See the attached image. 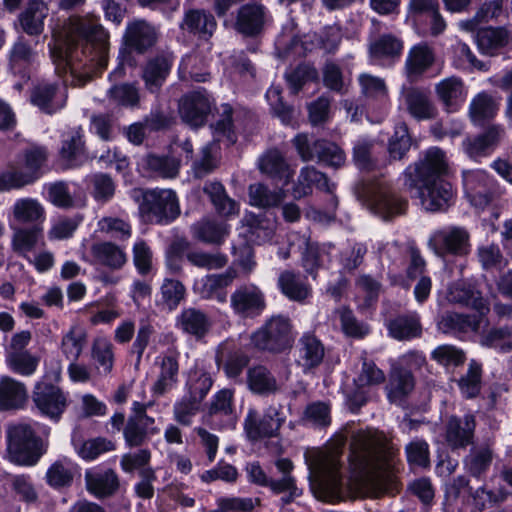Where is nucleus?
I'll list each match as a JSON object with an SVG mask.
<instances>
[{"mask_svg": "<svg viewBox=\"0 0 512 512\" xmlns=\"http://www.w3.org/2000/svg\"><path fill=\"white\" fill-rule=\"evenodd\" d=\"M344 438L327 451L305 453L311 474L320 477L316 497L326 502L355 498H379L384 491V436L367 428L353 430L348 440L349 478L344 484L339 475Z\"/></svg>", "mask_w": 512, "mask_h": 512, "instance_id": "f257e3e1", "label": "nucleus"}, {"mask_svg": "<svg viewBox=\"0 0 512 512\" xmlns=\"http://www.w3.org/2000/svg\"><path fill=\"white\" fill-rule=\"evenodd\" d=\"M50 55L58 74L70 72V84L83 85L86 80L76 78L75 73L81 68V56L87 62H96L104 68L108 61L109 34L95 17L71 16L59 30L52 33L49 44Z\"/></svg>", "mask_w": 512, "mask_h": 512, "instance_id": "f03ea898", "label": "nucleus"}, {"mask_svg": "<svg viewBox=\"0 0 512 512\" xmlns=\"http://www.w3.org/2000/svg\"><path fill=\"white\" fill-rule=\"evenodd\" d=\"M448 173L446 153L431 147L405 169L404 186L415 193L427 211H444L453 200L452 186L443 179Z\"/></svg>", "mask_w": 512, "mask_h": 512, "instance_id": "7ed1b4c3", "label": "nucleus"}, {"mask_svg": "<svg viewBox=\"0 0 512 512\" xmlns=\"http://www.w3.org/2000/svg\"><path fill=\"white\" fill-rule=\"evenodd\" d=\"M47 451V443L25 422L7 428V457L20 466H34Z\"/></svg>", "mask_w": 512, "mask_h": 512, "instance_id": "20e7f679", "label": "nucleus"}, {"mask_svg": "<svg viewBox=\"0 0 512 512\" xmlns=\"http://www.w3.org/2000/svg\"><path fill=\"white\" fill-rule=\"evenodd\" d=\"M131 197L141 202L139 213L152 224H169L180 214L177 195L172 189H133Z\"/></svg>", "mask_w": 512, "mask_h": 512, "instance_id": "39448f33", "label": "nucleus"}, {"mask_svg": "<svg viewBox=\"0 0 512 512\" xmlns=\"http://www.w3.org/2000/svg\"><path fill=\"white\" fill-rule=\"evenodd\" d=\"M48 152L45 147L32 146L23 151L22 157L0 172V191L18 190L33 184L41 176Z\"/></svg>", "mask_w": 512, "mask_h": 512, "instance_id": "423d86ee", "label": "nucleus"}, {"mask_svg": "<svg viewBox=\"0 0 512 512\" xmlns=\"http://www.w3.org/2000/svg\"><path fill=\"white\" fill-rule=\"evenodd\" d=\"M293 340L291 320L282 315L272 316L251 335L254 347L272 353H280L289 349Z\"/></svg>", "mask_w": 512, "mask_h": 512, "instance_id": "0eeeda50", "label": "nucleus"}, {"mask_svg": "<svg viewBox=\"0 0 512 512\" xmlns=\"http://www.w3.org/2000/svg\"><path fill=\"white\" fill-rule=\"evenodd\" d=\"M153 405L152 402L134 401L132 403V414L128 417L123 428V437L128 447H139L145 444L151 435L158 432L154 427L155 420L147 415V409Z\"/></svg>", "mask_w": 512, "mask_h": 512, "instance_id": "6e6552de", "label": "nucleus"}, {"mask_svg": "<svg viewBox=\"0 0 512 512\" xmlns=\"http://www.w3.org/2000/svg\"><path fill=\"white\" fill-rule=\"evenodd\" d=\"M32 400L42 415L55 422L60 420L68 406L67 394L59 386L46 380L35 384Z\"/></svg>", "mask_w": 512, "mask_h": 512, "instance_id": "1a4fd4ad", "label": "nucleus"}, {"mask_svg": "<svg viewBox=\"0 0 512 512\" xmlns=\"http://www.w3.org/2000/svg\"><path fill=\"white\" fill-rule=\"evenodd\" d=\"M463 182L469 202L478 209H484L500 196L495 181L484 170L465 171Z\"/></svg>", "mask_w": 512, "mask_h": 512, "instance_id": "9d476101", "label": "nucleus"}, {"mask_svg": "<svg viewBox=\"0 0 512 512\" xmlns=\"http://www.w3.org/2000/svg\"><path fill=\"white\" fill-rule=\"evenodd\" d=\"M284 422L281 406H270L260 417L257 410L250 408L244 421V429L249 439L255 441L276 435Z\"/></svg>", "mask_w": 512, "mask_h": 512, "instance_id": "9b49d317", "label": "nucleus"}, {"mask_svg": "<svg viewBox=\"0 0 512 512\" xmlns=\"http://www.w3.org/2000/svg\"><path fill=\"white\" fill-rule=\"evenodd\" d=\"M429 247L438 256L467 255L470 251V235L463 227H450L436 231L429 239Z\"/></svg>", "mask_w": 512, "mask_h": 512, "instance_id": "f8f14e48", "label": "nucleus"}, {"mask_svg": "<svg viewBox=\"0 0 512 512\" xmlns=\"http://www.w3.org/2000/svg\"><path fill=\"white\" fill-rule=\"evenodd\" d=\"M230 304L233 312L241 318H254L266 307L264 293L253 284L239 286L231 294Z\"/></svg>", "mask_w": 512, "mask_h": 512, "instance_id": "ddd939ff", "label": "nucleus"}, {"mask_svg": "<svg viewBox=\"0 0 512 512\" xmlns=\"http://www.w3.org/2000/svg\"><path fill=\"white\" fill-rule=\"evenodd\" d=\"M212 110V101L205 90L193 91L182 97L179 103L181 119L191 127L204 125Z\"/></svg>", "mask_w": 512, "mask_h": 512, "instance_id": "4468645a", "label": "nucleus"}, {"mask_svg": "<svg viewBox=\"0 0 512 512\" xmlns=\"http://www.w3.org/2000/svg\"><path fill=\"white\" fill-rule=\"evenodd\" d=\"M476 419L472 414L463 417L451 416L447 419L444 439L451 450L466 449L474 442Z\"/></svg>", "mask_w": 512, "mask_h": 512, "instance_id": "2eb2a0df", "label": "nucleus"}, {"mask_svg": "<svg viewBox=\"0 0 512 512\" xmlns=\"http://www.w3.org/2000/svg\"><path fill=\"white\" fill-rule=\"evenodd\" d=\"M182 161L171 154L150 153L141 158V171L151 179L172 180L179 176Z\"/></svg>", "mask_w": 512, "mask_h": 512, "instance_id": "dca6fc26", "label": "nucleus"}, {"mask_svg": "<svg viewBox=\"0 0 512 512\" xmlns=\"http://www.w3.org/2000/svg\"><path fill=\"white\" fill-rule=\"evenodd\" d=\"M495 458L496 452L492 442L473 445L463 459L464 468L469 476L482 480L488 474Z\"/></svg>", "mask_w": 512, "mask_h": 512, "instance_id": "f3484780", "label": "nucleus"}, {"mask_svg": "<svg viewBox=\"0 0 512 512\" xmlns=\"http://www.w3.org/2000/svg\"><path fill=\"white\" fill-rule=\"evenodd\" d=\"M266 18L267 9L264 5L249 2L238 9L234 27L245 36H255L262 31Z\"/></svg>", "mask_w": 512, "mask_h": 512, "instance_id": "a211bd4d", "label": "nucleus"}, {"mask_svg": "<svg viewBox=\"0 0 512 512\" xmlns=\"http://www.w3.org/2000/svg\"><path fill=\"white\" fill-rule=\"evenodd\" d=\"M68 82L65 78L62 85L45 83L36 86L31 94L32 103L48 114L54 113L65 104Z\"/></svg>", "mask_w": 512, "mask_h": 512, "instance_id": "6ab92c4d", "label": "nucleus"}, {"mask_svg": "<svg viewBox=\"0 0 512 512\" xmlns=\"http://www.w3.org/2000/svg\"><path fill=\"white\" fill-rule=\"evenodd\" d=\"M179 352L170 348L159 357L160 372L156 382L152 386V392L156 396H162L170 391L178 381Z\"/></svg>", "mask_w": 512, "mask_h": 512, "instance_id": "aec40b11", "label": "nucleus"}, {"mask_svg": "<svg viewBox=\"0 0 512 512\" xmlns=\"http://www.w3.org/2000/svg\"><path fill=\"white\" fill-rule=\"evenodd\" d=\"M503 134L502 126L491 125L483 133L467 137L463 141V149L472 159L485 157L498 145Z\"/></svg>", "mask_w": 512, "mask_h": 512, "instance_id": "412c9836", "label": "nucleus"}, {"mask_svg": "<svg viewBox=\"0 0 512 512\" xmlns=\"http://www.w3.org/2000/svg\"><path fill=\"white\" fill-rule=\"evenodd\" d=\"M436 56L432 47L426 43L414 45L408 52L405 71L410 82H416L435 63Z\"/></svg>", "mask_w": 512, "mask_h": 512, "instance_id": "4be33fe9", "label": "nucleus"}, {"mask_svg": "<svg viewBox=\"0 0 512 512\" xmlns=\"http://www.w3.org/2000/svg\"><path fill=\"white\" fill-rule=\"evenodd\" d=\"M328 193L334 190V184L329 182L328 177L323 172L317 170L314 166H305L300 170L296 183L292 188L294 199H301L312 194V187Z\"/></svg>", "mask_w": 512, "mask_h": 512, "instance_id": "5701e85b", "label": "nucleus"}, {"mask_svg": "<svg viewBox=\"0 0 512 512\" xmlns=\"http://www.w3.org/2000/svg\"><path fill=\"white\" fill-rule=\"evenodd\" d=\"M49 16V6L43 0H28L18 20L21 29L29 36H39L43 33L45 20Z\"/></svg>", "mask_w": 512, "mask_h": 512, "instance_id": "b1692460", "label": "nucleus"}, {"mask_svg": "<svg viewBox=\"0 0 512 512\" xmlns=\"http://www.w3.org/2000/svg\"><path fill=\"white\" fill-rule=\"evenodd\" d=\"M388 334L398 341H410L422 337L423 327L416 312L400 314L391 318L387 324Z\"/></svg>", "mask_w": 512, "mask_h": 512, "instance_id": "393cba45", "label": "nucleus"}, {"mask_svg": "<svg viewBox=\"0 0 512 512\" xmlns=\"http://www.w3.org/2000/svg\"><path fill=\"white\" fill-rule=\"evenodd\" d=\"M324 355V346L314 334L305 333L299 339L297 363L305 373L318 367L322 363Z\"/></svg>", "mask_w": 512, "mask_h": 512, "instance_id": "a878e982", "label": "nucleus"}, {"mask_svg": "<svg viewBox=\"0 0 512 512\" xmlns=\"http://www.w3.org/2000/svg\"><path fill=\"white\" fill-rule=\"evenodd\" d=\"M277 285L281 293L294 302L304 304L312 295L311 286L301 278L300 274L292 270L282 271Z\"/></svg>", "mask_w": 512, "mask_h": 512, "instance_id": "bb28decb", "label": "nucleus"}, {"mask_svg": "<svg viewBox=\"0 0 512 512\" xmlns=\"http://www.w3.org/2000/svg\"><path fill=\"white\" fill-rule=\"evenodd\" d=\"M85 483L87 490L98 498L115 494L120 486L119 477L112 469L86 471Z\"/></svg>", "mask_w": 512, "mask_h": 512, "instance_id": "cd10ccee", "label": "nucleus"}, {"mask_svg": "<svg viewBox=\"0 0 512 512\" xmlns=\"http://www.w3.org/2000/svg\"><path fill=\"white\" fill-rule=\"evenodd\" d=\"M124 38L129 47L144 52L155 44L157 33L148 22L134 20L127 25Z\"/></svg>", "mask_w": 512, "mask_h": 512, "instance_id": "c85d7f7f", "label": "nucleus"}, {"mask_svg": "<svg viewBox=\"0 0 512 512\" xmlns=\"http://www.w3.org/2000/svg\"><path fill=\"white\" fill-rule=\"evenodd\" d=\"M180 27L199 38L208 39L216 30L217 23L214 16L205 10H189L185 13Z\"/></svg>", "mask_w": 512, "mask_h": 512, "instance_id": "c756f323", "label": "nucleus"}, {"mask_svg": "<svg viewBox=\"0 0 512 512\" xmlns=\"http://www.w3.org/2000/svg\"><path fill=\"white\" fill-rule=\"evenodd\" d=\"M438 328L446 334H465L477 332L481 325V317L457 312H445L439 319Z\"/></svg>", "mask_w": 512, "mask_h": 512, "instance_id": "7c9ffc66", "label": "nucleus"}, {"mask_svg": "<svg viewBox=\"0 0 512 512\" xmlns=\"http://www.w3.org/2000/svg\"><path fill=\"white\" fill-rule=\"evenodd\" d=\"M13 220L18 224L41 225L46 212L44 206L35 198L24 197L15 201L12 206Z\"/></svg>", "mask_w": 512, "mask_h": 512, "instance_id": "2f4dec72", "label": "nucleus"}, {"mask_svg": "<svg viewBox=\"0 0 512 512\" xmlns=\"http://www.w3.org/2000/svg\"><path fill=\"white\" fill-rule=\"evenodd\" d=\"M203 191L210 198L219 216L229 219L239 215L240 204L227 195L224 186L220 182L206 183Z\"/></svg>", "mask_w": 512, "mask_h": 512, "instance_id": "473e14b6", "label": "nucleus"}, {"mask_svg": "<svg viewBox=\"0 0 512 512\" xmlns=\"http://www.w3.org/2000/svg\"><path fill=\"white\" fill-rule=\"evenodd\" d=\"M435 92L447 112L456 111L464 101L463 81L455 76L448 77L437 83Z\"/></svg>", "mask_w": 512, "mask_h": 512, "instance_id": "72a5a7b5", "label": "nucleus"}, {"mask_svg": "<svg viewBox=\"0 0 512 512\" xmlns=\"http://www.w3.org/2000/svg\"><path fill=\"white\" fill-rule=\"evenodd\" d=\"M230 226L225 222L204 218L191 227L192 235L206 244L220 245L228 236Z\"/></svg>", "mask_w": 512, "mask_h": 512, "instance_id": "f704fd0d", "label": "nucleus"}, {"mask_svg": "<svg viewBox=\"0 0 512 512\" xmlns=\"http://www.w3.org/2000/svg\"><path fill=\"white\" fill-rule=\"evenodd\" d=\"M260 171L272 178L284 180L287 184L293 177V170L286 162L283 154L277 149L268 150L258 162Z\"/></svg>", "mask_w": 512, "mask_h": 512, "instance_id": "c9c22d12", "label": "nucleus"}, {"mask_svg": "<svg viewBox=\"0 0 512 512\" xmlns=\"http://www.w3.org/2000/svg\"><path fill=\"white\" fill-rule=\"evenodd\" d=\"M358 198L373 214L383 218V179L368 178L357 190Z\"/></svg>", "mask_w": 512, "mask_h": 512, "instance_id": "e433bc0d", "label": "nucleus"}, {"mask_svg": "<svg viewBox=\"0 0 512 512\" xmlns=\"http://www.w3.org/2000/svg\"><path fill=\"white\" fill-rule=\"evenodd\" d=\"M28 398L26 387L23 383L10 377L0 380V409H19L24 406Z\"/></svg>", "mask_w": 512, "mask_h": 512, "instance_id": "4c0bfd02", "label": "nucleus"}, {"mask_svg": "<svg viewBox=\"0 0 512 512\" xmlns=\"http://www.w3.org/2000/svg\"><path fill=\"white\" fill-rule=\"evenodd\" d=\"M90 252L94 263L111 269H120L127 261L125 252L113 242L94 243Z\"/></svg>", "mask_w": 512, "mask_h": 512, "instance_id": "58836bf2", "label": "nucleus"}, {"mask_svg": "<svg viewBox=\"0 0 512 512\" xmlns=\"http://www.w3.org/2000/svg\"><path fill=\"white\" fill-rule=\"evenodd\" d=\"M414 387L415 379L412 372L402 366L392 365L388 391L390 401H401L413 391Z\"/></svg>", "mask_w": 512, "mask_h": 512, "instance_id": "ea45409f", "label": "nucleus"}, {"mask_svg": "<svg viewBox=\"0 0 512 512\" xmlns=\"http://www.w3.org/2000/svg\"><path fill=\"white\" fill-rule=\"evenodd\" d=\"M249 204L260 209L278 207L285 199L283 189H270L263 183L251 184L248 188Z\"/></svg>", "mask_w": 512, "mask_h": 512, "instance_id": "a19ab883", "label": "nucleus"}, {"mask_svg": "<svg viewBox=\"0 0 512 512\" xmlns=\"http://www.w3.org/2000/svg\"><path fill=\"white\" fill-rule=\"evenodd\" d=\"M42 234L43 228L41 225L13 228L11 248L19 256L27 257L37 246Z\"/></svg>", "mask_w": 512, "mask_h": 512, "instance_id": "79ce46f5", "label": "nucleus"}, {"mask_svg": "<svg viewBox=\"0 0 512 512\" xmlns=\"http://www.w3.org/2000/svg\"><path fill=\"white\" fill-rule=\"evenodd\" d=\"M499 110V102L487 92L478 93L469 105V117L472 123L482 125L493 119Z\"/></svg>", "mask_w": 512, "mask_h": 512, "instance_id": "37998d69", "label": "nucleus"}, {"mask_svg": "<svg viewBox=\"0 0 512 512\" xmlns=\"http://www.w3.org/2000/svg\"><path fill=\"white\" fill-rule=\"evenodd\" d=\"M510 32L504 27H488L477 32V44L482 53L494 55L499 49L508 45Z\"/></svg>", "mask_w": 512, "mask_h": 512, "instance_id": "c03bdc74", "label": "nucleus"}, {"mask_svg": "<svg viewBox=\"0 0 512 512\" xmlns=\"http://www.w3.org/2000/svg\"><path fill=\"white\" fill-rule=\"evenodd\" d=\"M61 160L66 168L80 166L86 160L84 141L82 140L81 129L73 131L67 139L63 141L60 150Z\"/></svg>", "mask_w": 512, "mask_h": 512, "instance_id": "a18cd8bd", "label": "nucleus"}, {"mask_svg": "<svg viewBox=\"0 0 512 512\" xmlns=\"http://www.w3.org/2000/svg\"><path fill=\"white\" fill-rule=\"evenodd\" d=\"M406 104L410 114L419 119H432L436 116V107L429 98V92L412 88L406 94Z\"/></svg>", "mask_w": 512, "mask_h": 512, "instance_id": "49530a36", "label": "nucleus"}, {"mask_svg": "<svg viewBox=\"0 0 512 512\" xmlns=\"http://www.w3.org/2000/svg\"><path fill=\"white\" fill-rule=\"evenodd\" d=\"M171 60L166 56H159L149 61L143 71L146 88L154 93L164 83L170 72Z\"/></svg>", "mask_w": 512, "mask_h": 512, "instance_id": "de8ad7c7", "label": "nucleus"}, {"mask_svg": "<svg viewBox=\"0 0 512 512\" xmlns=\"http://www.w3.org/2000/svg\"><path fill=\"white\" fill-rule=\"evenodd\" d=\"M447 299L452 303L471 306L481 314L488 311V307L480 293L462 283H454L449 287Z\"/></svg>", "mask_w": 512, "mask_h": 512, "instance_id": "09e8293b", "label": "nucleus"}, {"mask_svg": "<svg viewBox=\"0 0 512 512\" xmlns=\"http://www.w3.org/2000/svg\"><path fill=\"white\" fill-rule=\"evenodd\" d=\"M177 323L185 333L197 338L203 337L210 327L207 316L195 308L184 309L179 315Z\"/></svg>", "mask_w": 512, "mask_h": 512, "instance_id": "8fccbe9b", "label": "nucleus"}, {"mask_svg": "<svg viewBox=\"0 0 512 512\" xmlns=\"http://www.w3.org/2000/svg\"><path fill=\"white\" fill-rule=\"evenodd\" d=\"M247 383L254 393L267 395L278 391V384L272 373L264 366L252 367L247 372Z\"/></svg>", "mask_w": 512, "mask_h": 512, "instance_id": "3c124183", "label": "nucleus"}, {"mask_svg": "<svg viewBox=\"0 0 512 512\" xmlns=\"http://www.w3.org/2000/svg\"><path fill=\"white\" fill-rule=\"evenodd\" d=\"M480 344L501 353L510 352L512 350V329L507 326L491 328L481 335Z\"/></svg>", "mask_w": 512, "mask_h": 512, "instance_id": "603ef678", "label": "nucleus"}, {"mask_svg": "<svg viewBox=\"0 0 512 512\" xmlns=\"http://www.w3.org/2000/svg\"><path fill=\"white\" fill-rule=\"evenodd\" d=\"M92 358L96 362L99 374L107 376L114 365L113 345L105 338L95 339L92 345Z\"/></svg>", "mask_w": 512, "mask_h": 512, "instance_id": "864d4df0", "label": "nucleus"}, {"mask_svg": "<svg viewBox=\"0 0 512 512\" xmlns=\"http://www.w3.org/2000/svg\"><path fill=\"white\" fill-rule=\"evenodd\" d=\"M85 344V331L80 327L72 326L62 337L61 351L68 360L77 361Z\"/></svg>", "mask_w": 512, "mask_h": 512, "instance_id": "5fc2aeb1", "label": "nucleus"}, {"mask_svg": "<svg viewBox=\"0 0 512 512\" xmlns=\"http://www.w3.org/2000/svg\"><path fill=\"white\" fill-rule=\"evenodd\" d=\"M399 464L394 449L386 443V495L395 496L402 490Z\"/></svg>", "mask_w": 512, "mask_h": 512, "instance_id": "6e6d98bb", "label": "nucleus"}, {"mask_svg": "<svg viewBox=\"0 0 512 512\" xmlns=\"http://www.w3.org/2000/svg\"><path fill=\"white\" fill-rule=\"evenodd\" d=\"M218 362H223V369L228 378H238L249 363V357L240 349H234L227 354L224 352L217 357Z\"/></svg>", "mask_w": 512, "mask_h": 512, "instance_id": "4d7b16f0", "label": "nucleus"}, {"mask_svg": "<svg viewBox=\"0 0 512 512\" xmlns=\"http://www.w3.org/2000/svg\"><path fill=\"white\" fill-rule=\"evenodd\" d=\"M186 258L191 265L206 270L221 269L228 262L227 257L222 253H208L201 250L188 251Z\"/></svg>", "mask_w": 512, "mask_h": 512, "instance_id": "13d9d810", "label": "nucleus"}, {"mask_svg": "<svg viewBox=\"0 0 512 512\" xmlns=\"http://www.w3.org/2000/svg\"><path fill=\"white\" fill-rule=\"evenodd\" d=\"M46 481L53 488L70 486L73 481L71 463L66 460L54 462L46 472Z\"/></svg>", "mask_w": 512, "mask_h": 512, "instance_id": "bf43d9fd", "label": "nucleus"}, {"mask_svg": "<svg viewBox=\"0 0 512 512\" xmlns=\"http://www.w3.org/2000/svg\"><path fill=\"white\" fill-rule=\"evenodd\" d=\"M508 495L509 493L505 488L488 490L486 486H481L470 492L472 505L480 512L486 508L487 503L491 505L503 503L508 498Z\"/></svg>", "mask_w": 512, "mask_h": 512, "instance_id": "052dcab7", "label": "nucleus"}, {"mask_svg": "<svg viewBox=\"0 0 512 512\" xmlns=\"http://www.w3.org/2000/svg\"><path fill=\"white\" fill-rule=\"evenodd\" d=\"M7 362L14 372L23 376H30L39 365V357L29 351L9 352Z\"/></svg>", "mask_w": 512, "mask_h": 512, "instance_id": "680f3d73", "label": "nucleus"}, {"mask_svg": "<svg viewBox=\"0 0 512 512\" xmlns=\"http://www.w3.org/2000/svg\"><path fill=\"white\" fill-rule=\"evenodd\" d=\"M151 451L147 448H141L134 452L125 453L121 456L120 467L126 473L139 471V475L145 469H153L149 466L151 461Z\"/></svg>", "mask_w": 512, "mask_h": 512, "instance_id": "e2e57ef3", "label": "nucleus"}, {"mask_svg": "<svg viewBox=\"0 0 512 512\" xmlns=\"http://www.w3.org/2000/svg\"><path fill=\"white\" fill-rule=\"evenodd\" d=\"M481 374V365L472 360L469 363L467 373L458 380L461 393L466 398H474L479 394L481 388Z\"/></svg>", "mask_w": 512, "mask_h": 512, "instance_id": "0e129e2a", "label": "nucleus"}, {"mask_svg": "<svg viewBox=\"0 0 512 512\" xmlns=\"http://www.w3.org/2000/svg\"><path fill=\"white\" fill-rule=\"evenodd\" d=\"M108 97L117 105L131 108L138 106L140 101L138 89L129 83L112 86L108 90Z\"/></svg>", "mask_w": 512, "mask_h": 512, "instance_id": "69168bd1", "label": "nucleus"}, {"mask_svg": "<svg viewBox=\"0 0 512 512\" xmlns=\"http://www.w3.org/2000/svg\"><path fill=\"white\" fill-rule=\"evenodd\" d=\"M317 147L319 150L318 163H324L333 168H340L345 164V153L336 143L320 139Z\"/></svg>", "mask_w": 512, "mask_h": 512, "instance_id": "338daca9", "label": "nucleus"}, {"mask_svg": "<svg viewBox=\"0 0 512 512\" xmlns=\"http://www.w3.org/2000/svg\"><path fill=\"white\" fill-rule=\"evenodd\" d=\"M431 357L437 363L446 367L461 366L464 364L466 360V354L462 349L449 344H444L436 347L432 351Z\"/></svg>", "mask_w": 512, "mask_h": 512, "instance_id": "774afa93", "label": "nucleus"}]
</instances>
